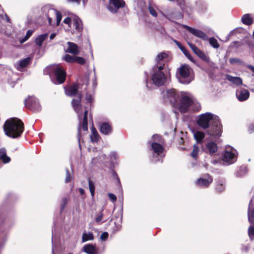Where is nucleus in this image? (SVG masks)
<instances>
[{"mask_svg": "<svg viewBox=\"0 0 254 254\" xmlns=\"http://www.w3.org/2000/svg\"><path fill=\"white\" fill-rule=\"evenodd\" d=\"M77 88L75 86L68 87L65 90V93L68 96H75L72 99V106L78 114L79 125L78 127V139L80 141L82 134L88 131L87 114L88 111L85 110L83 114H82V107L80 104L81 96L80 94H77Z\"/></svg>", "mask_w": 254, "mask_h": 254, "instance_id": "1", "label": "nucleus"}, {"mask_svg": "<svg viewBox=\"0 0 254 254\" xmlns=\"http://www.w3.org/2000/svg\"><path fill=\"white\" fill-rule=\"evenodd\" d=\"M196 123L210 135L217 136L221 133V125L219 117L211 113L207 112L200 115Z\"/></svg>", "mask_w": 254, "mask_h": 254, "instance_id": "2", "label": "nucleus"}, {"mask_svg": "<svg viewBox=\"0 0 254 254\" xmlns=\"http://www.w3.org/2000/svg\"><path fill=\"white\" fill-rule=\"evenodd\" d=\"M5 134L12 138L21 136L24 130V125L17 118H11L6 120L3 126Z\"/></svg>", "mask_w": 254, "mask_h": 254, "instance_id": "3", "label": "nucleus"}, {"mask_svg": "<svg viewBox=\"0 0 254 254\" xmlns=\"http://www.w3.org/2000/svg\"><path fill=\"white\" fill-rule=\"evenodd\" d=\"M44 74L49 75L51 81L55 84L64 83V69L60 64H52L44 69Z\"/></svg>", "mask_w": 254, "mask_h": 254, "instance_id": "4", "label": "nucleus"}, {"mask_svg": "<svg viewBox=\"0 0 254 254\" xmlns=\"http://www.w3.org/2000/svg\"><path fill=\"white\" fill-rule=\"evenodd\" d=\"M83 29V24L81 19L76 15L69 13L64 18V30L73 34L75 32L80 33Z\"/></svg>", "mask_w": 254, "mask_h": 254, "instance_id": "5", "label": "nucleus"}, {"mask_svg": "<svg viewBox=\"0 0 254 254\" xmlns=\"http://www.w3.org/2000/svg\"><path fill=\"white\" fill-rule=\"evenodd\" d=\"M163 65H155L153 67V73L151 80L154 85L160 86L164 84L166 80V77L164 72Z\"/></svg>", "mask_w": 254, "mask_h": 254, "instance_id": "6", "label": "nucleus"}, {"mask_svg": "<svg viewBox=\"0 0 254 254\" xmlns=\"http://www.w3.org/2000/svg\"><path fill=\"white\" fill-rule=\"evenodd\" d=\"M192 103L191 96L188 93L183 92L180 93V98L174 108L178 109L182 113H186L188 111Z\"/></svg>", "mask_w": 254, "mask_h": 254, "instance_id": "7", "label": "nucleus"}, {"mask_svg": "<svg viewBox=\"0 0 254 254\" xmlns=\"http://www.w3.org/2000/svg\"><path fill=\"white\" fill-rule=\"evenodd\" d=\"M191 69L188 65H182L178 69L177 74V78L179 82L183 84H189L193 78L190 75Z\"/></svg>", "mask_w": 254, "mask_h": 254, "instance_id": "8", "label": "nucleus"}, {"mask_svg": "<svg viewBox=\"0 0 254 254\" xmlns=\"http://www.w3.org/2000/svg\"><path fill=\"white\" fill-rule=\"evenodd\" d=\"M238 152L231 146H227L223 151L222 159L224 164L229 165L234 163L237 159Z\"/></svg>", "mask_w": 254, "mask_h": 254, "instance_id": "9", "label": "nucleus"}, {"mask_svg": "<svg viewBox=\"0 0 254 254\" xmlns=\"http://www.w3.org/2000/svg\"><path fill=\"white\" fill-rule=\"evenodd\" d=\"M164 97L165 102H170L175 107L180 98V94L178 93L174 89H167L164 93Z\"/></svg>", "mask_w": 254, "mask_h": 254, "instance_id": "10", "label": "nucleus"}, {"mask_svg": "<svg viewBox=\"0 0 254 254\" xmlns=\"http://www.w3.org/2000/svg\"><path fill=\"white\" fill-rule=\"evenodd\" d=\"M25 106L33 112H37L41 110V106L38 100L34 96H29L24 101Z\"/></svg>", "mask_w": 254, "mask_h": 254, "instance_id": "11", "label": "nucleus"}, {"mask_svg": "<svg viewBox=\"0 0 254 254\" xmlns=\"http://www.w3.org/2000/svg\"><path fill=\"white\" fill-rule=\"evenodd\" d=\"M49 23L50 25H54L55 21H56V25H59L62 18L61 13L54 8L50 9L47 13Z\"/></svg>", "mask_w": 254, "mask_h": 254, "instance_id": "12", "label": "nucleus"}, {"mask_svg": "<svg viewBox=\"0 0 254 254\" xmlns=\"http://www.w3.org/2000/svg\"><path fill=\"white\" fill-rule=\"evenodd\" d=\"M125 2L124 0H109L107 6L108 10L112 13H117L118 10L125 7Z\"/></svg>", "mask_w": 254, "mask_h": 254, "instance_id": "13", "label": "nucleus"}, {"mask_svg": "<svg viewBox=\"0 0 254 254\" xmlns=\"http://www.w3.org/2000/svg\"><path fill=\"white\" fill-rule=\"evenodd\" d=\"M213 181V179L209 174H206L198 179L195 182L197 187L205 188H207Z\"/></svg>", "mask_w": 254, "mask_h": 254, "instance_id": "14", "label": "nucleus"}, {"mask_svg": "<svg viewBox=\"0 0 254 254\" xmlns=\"http://www.w3.org/2000/svg\"><path fill=\"white\" fill-rule=\"evenodd\" d=\"M184 27L189 31L191 34L203 40H206L208 39L207 35L199 29H194L187 25H184Z\"/></svg>", "mask_w": 254, "mask_h": 254, "instance_id": "15", "label": "nucleus"}, {"mask_svg": "<svg viewBox=\"0 0 254 254\" xmlns=\"http://www.w3.org/2000/svg\"><path fill=\"white\" fill-rule=\"evenodd\" d=\"M236 95L239 101H244L249 98L250 93L247 89L240 88L236 90Z\"/></svg>", "mask_w": 254, "mask_h": 254, "instance_id": "16", "label": "nucleus"}, {"mask_svg": "<svg viewBox=\"0 0 254 254\" xmlns=\"http://www.w3.org/2000/svg\"><path fill=\"white\" fill-rule=\"evenodd\" d=\"M151 148L154 153L153 155L154 158L155 157V155L158 156L160 158L163 156L164 147L160 143L155 142L151 143Z\"/></svg>", "mask_w": 254, "mask_h": 254, "instance_id": "17", "label": "nucleus"}, {"mask_svg": "<svg viewBox=\"0 0 254 254\" xmlns=\"http://www.w3.org/2000/svg\"><path fill=\"white\" fill-rule=\"evenodd\" d=\"M67 44L68 47L66 50V52L69 53L74 55H77L79 54L80 50L76 44L68 42Z\"/></svg>", "mask_w": 254, "mask_h": 254, "instance_id": "18", "label": "nucleus"}, {"mask_svg": "<svg viewBox=\"0 0 254 254\" xmlns=\"http://www.w3.org/2000/svg\"><path fill=\"white\" fill-rule=\"evenodd\" d=\"M100 132L105 135H108L112 132V127L111 125L106 122L103 123L100 126Z\"/></svg>", "mask_w": 254, "mask_h": 254, "instance_id": "19", "label": "nucleus"}, {"mask_svg": "<svg viewBox=\"0 0 254 254\" xmlns=\"http://www.w3.org/2000/svg\"><path fill=\"white\" fill-rule=\"evenodd\" d=\"M167 60V55L164 52L159 54L156 58V65H163L164 67V64Z\"/></svg>", "mask_w": 254, "mask_h": 254, "instance_id": "20", "label": "nucleus"}, {"mask_svg": "<svg viewBox=\"0 0 254 254\" xmlns=\"http://www.w3.org/2000/svg\"><path fill=\"white\" fill-rule=\"evenodd\" d=\"M31 60V59L30 57H27L19 61L18 63L15 64V66L17 70L21 71L23 68L27 66V65L30 63Z\"/></svg>", "mask_w": 254, "mask_h": 254, "instance_id": "21", "label": "nucleus"}, {"mask_svg": "<svg viewBox=\"0 0 254 254\" xmlns=\"http://www.w3.org/2000/svg\"><path fill=\"white\" fill-rule=\"evenodd\" d=\"M82 250L87 254H99L96 247L91 244L85 245L82 248Z\"/></svg>", "mask_w": 254, "mask_h": 254, "instance_id": "22", "label": "nucleus"}, {"mask_svg": "<svg viewBox=\"0 0 254 254\" xmlns=\"http://www.w3.org/2000/svg\"><path fill=\"white\" fill-rule=\"evenodd\" d=\"M226 79L236 85H241L242 84V79L239 77H234L230 75H226Z\"/></svg>", "mask_w": 254, "mask_h": 254, "instance_id": "23", "label": "nucleus"}, {"mask_svg": "<svg viewBox=\"0 0 254 254\" xmlns=\"http://www.w3.org/2000/svg\"><path fill=\"white\" fill-rule=\"evenodd\" d=\"M241 21L246 25H251L253 22L252 15L249 13L244 14L242 16Z\"/></svg>", "mask_w": 254, "mask_h": 254, "instance_id": "24", "label": "nucleus"}, {"mask_svg": "<svg viewBox=\"0 0 254 254\" xmlns=\"http://www.w3.org/2000/svg\"><path fill=\"white\" fill-rule=\"evenodd\" d=\"M0 159L3 163H9L10 161V158L6 155V150L4 148L0 149Z\"/></svg>", "mask_w": 254, "mask_h": 254, "instance_id": "25", "label": "nucleus"}, {"mask_svg": "<svg viewBox=\"0 0 254 254\" xmlns=\"http://www.w3.org/2000/svg\"><path fill=\"white\" fill-rule=\"evenodd\" d=\"M206 147L210 154H213L217 151L218 147L217 144L214 142H208Z\"/></svg>", "mask_w": 254, "mask_h": 254, "instance_id": "26", "label": "nucleus"}, {"mask_svg": "<svg viewBox=\"0 0 254 254\" xmlns=\"http://www.w3.org/2000/svg\"><path fill=\"white\" fill-rule=\"evenodd\" d=\"M252 201H251L249 204L248 215L249 221L251 223H253L254 222V209L252 208Z\"/></svg>", "mask_w": 254, "mask_h": 254, "instance_id": "27", "label": "nucleus"}, {"mask_svg": "<svg viewBox=\"0 0 254 254\" xmlns=\"http://www.w3.org/2000/svg\"><path fill=\"white\" fill-rule=\"evenodd\" d=\"M94 239V237L93 234L90 232H85L82 234V242L83 243H84L88 241L93 240Z\"/></svg>", "mask_w": 254, "mask_h": 254, "instance_id": "28", "label": "nucleus"}, {"mask_svg": "<svg viewBox=\"0 0 254 254\" xmlns=\"http://www.w3.org/2000/svg\"><path fill=\"white\" fill-rule=\"evenodd\" d=\"M91 131L90 139L91 141L95 142H97L99 140V136L96 129L94 127H92Z\"/></svg>", "mask_w": 254, "mask_h": 254, "instance_id": "29", "label": "nucleus"}, {"mask_svg": "<svg viewBox=\"0 0 254 254\" xmlns=\"http://www.w3.org/2000/svg\"><path fill=\"white\" fill-rule=\"evenodd\" d=\"M174 42L177 45L178 48L182 51L184 55L189 59H190V55L186 48L182 46L181 44L178 41L175 40Z\"/></svg>", "mask_w": 254, "mask_h": 254, "instance_id": "30", "label": "nucleus"}, {"mask_svg": "<svg viewBox=\"0 0 254 254\" xmlns=\"http://www.w3.org/2000/svg\"><path fill=\"white\" fill-rule=\"evenodd\" d=\"M48 34H44L38 36L35 40L36 44L39 47L42 45L43 41L47 38Z\"/></svg>", "mask_w": 254, "mask_h": 254, "instance_id": "31", "label": "nucleus"}, {"mask_svg": "<svg viewBox=\"0 0 254 254\" xmlns=\"http://www.w3.org/2000/svg\"><path fill=\"white\" fill-rule=\"evenodd\" d=\"M204 133L200 131H196L193 133V136L197 143H200L202 141L204 137Z\"/></svg>", "mask_w": 254, "mask_h": 254, "instance_id": "32", "label": "nucleus"}, {"mask_svg": "<svg viewBox=\"0 0 254 254\" xmlns=\"http://www.w3.org/2000/svg\"><path fill=\"white\" fill-rule=\"evenodd\" d=\"M195 54L203 61L207 63L209 62V58L200 49L197 50Z\"/></svg>", "mask_w": 254, "mask_h": 254, "instance_id": "33", "label": "nucleus"}, {"mask_svg": "<svg viewBox=\"0 0 254 254\" xmlns=\"http://www.w3.org/2000/svg\"><path fill=\"white\" fill-rule=\"evenodd\" d=\"M225 189V182L223 180L219 181L216 185V190L218 192H222Z\"/></svg>", "mask_w": 254, "mask_h": 254, "instance_id": "34", "label": "nucleus"}, {"mask_svg": "<svg viewBox=\"0 0 254 254\" xmlns=\"http://www.w3.org/2000/svg\"><path fill=\"white\" fill-rule=\"evenodd\" d=\"M210 45L215 49H218L219 47V44L217 40L214 37H211L209 39Z\"/></svg>", "mask_w": 254, "mask_h": 254, "instance_id": "35", "label": "nucleus"}, {"mask_svg": "<svg viewBox=\"0 0 254 254\" xmlns=\"http://www.w3.org/2000/svg\"><path fill=\"white\" fill-rule=\"evenodd\" d=\"M76 55L71 56L68 54L64 55V61L68 63H74Z\"/></svg>", "mask_w": 254, "mask_h": 254, "instance_id": "36", "label": "nucleus"}, {"mask_svg": "<svg viewBox=\"0 0 254 254\" xmlns=\"http://www.w3.org/2000/svg\"><path fill=\"white\" fill-rule=\"evenodd\" d=\"M247 172V169L245 166H241L240 168L239 171L236 173V175L238 177H241L245 174Z\"/></svg>", "mask_w": 254, "mask_h": 254, "instance_id": "37", "label": "nucleus"}, {"mask_svg": "<svg viewBox=\"0 0 254 254\" xmlns=\"http://www.w3.org/2000/svg\"><path fill=\"white\" fill-rule=\"evenodd\" d=\"M191 106H192V109L195 112H197L200 110L201 108L200 105L199 103L194 102L192 100V103Z\"/></svg>", "mask_w": 254, "mask_h": 254, "instance_id": "38", "label": "nucleus"}, {"mask_svg": "<svg viewBox=\"0 0 254 254\" xmlns=\"http://www.w3.org/2000/svg\"><path fill=\"white\" fill-rule=\"evenodd\" d=\"M88 185L89 188L90 190V191L92 196H94V191H95V186L94 183L90 180H88Z\"/></svg>", "mask_w": 254, "mask_h": 254, "instance_id": "39", "label": "nucleus"}, {"mask_svg": "<svg viewBox=\"0 0 254 254\" xmlns=\"http://www.w3.org/2000/svg\"><path fill=\"white\" fill-rule=\"evenodd\" d=\"M198 151H199V147L196 144L193 145V149L191 153V156L193 158H195L196 157V156H197Z\"/></svg>", "mask_w": 254, "mask_h": 254, "instance_id": "40", "label": "nucleus"}, {"mask_svg": "<svg viewBox=\"0 0 254 254\" xmlns=\"http://www.w3.org/2000/svg\"><path fill=\"white\" fill-rule=\"evenodd\" d=\"M33 32H34L33 30H32V29L28 30L26 32L25 36L21 40V42L23 43V42H24L26 41H27L29 38V37L32 35Z\"/></svg>", "mask_w": 254, "mask_h": 254, "instance_id": "41", "label": "nucleus"}, {"mask_svg": "<svg viewBox=\"0 0 254 254\" xmlns=\"http://www.w3.org/2000/svg\"><path fill=\"white\" fill-rule=\"evenodd\" d=\"M74 62H76L79 64L83 65L85 63V61L83 58L76 56Z\"/></svg>", "mask_w": 254, "mask_h": 254, "instance_id": "42", "label": "nucleus"}, {"mask_svg": "<svg viewBox=\"0 0 254 254\" xmlns=\"http://www.w3.org/2000/svg\"><path fill=\"white\" fill-rule=\"evenodd\" d=\"M249 236L251 240L254 239V226H250L248 230Z\"/></svg>", "mask_w": 254, "mask_h": 254, "instance_id": "43", "label": "nucleus"}, {"mask_svg": "<svg viewBox=\"0 0 254 254\" xmlns=\"http://www.w3.org/2000/svg\"><path fill=\"white\" fill-rule=\"evenodd\" d=\"M229 62L230 64H240L242 63V61L238 58H230L229 59Z\"/></svg>", "mask_w": 254, "mask_h": 254, "instance_id": "44", "label": "nucleus"}, {"mask_svg": "<svg viewBox=\"0 0 254 254\" xmlns=\"http://www.w3.org/2000/svg\"><path fill=\"white\" fill-rule=\"evenodd\" d=\"M148 9H149V13L152 16H153L154 17H156L157 16V12H156V11L155 10V9L153 7H152L151 6H149L148 7Z\"/></svg>", "mask_w": 254, "mask_h": 254, "instance_id": "45", "label": "nucleus"}, {"mask_svg": "<svg viewBox=\"0 0 254 254\" xmlns=\"http://www.w3.org/2000/svg\"><path fill=\"white\" fill-rule=\"evenodd\" d=\"M118 155L117 154L116 152H111L110 154V158L112 162H113L114 160H116L118 159Z\"/></svg>", "mask_w": 254, "mask_h": 254, "instance_id": "46", "label": "nucleus"}, {"mask_svg": "<svg viewBox=\"0 0 254 254\" xmlns=\"http://www.w3.org/2000/svg\"><path fill=\"white\" fill-rule=\"evenodd\" d=\"M188 44L190 46V47L191 48V49L193 51V52L195 54L197 50H199V49L194 44L188 43Z\"/></svg>", "mask_w": 254, "mask_h": 254, "instance_id": "47", "label": "nucleus"}, {"mask_svg": "<svg viewBox=\"0 0 254 254\" xmlns=\"http://www.w3.org/2000/svg\"><path fill=\"white\" fill-rule=\"evenodd\" d=\"M108 236H109L108 233L107 232H105L101 235L100 239L102 241H105L108 238Z\"/></svg>", "mask_w": 254, "mask_h": 254, "instance_id": "48", "label": "nucleus"}, {"mask_svg": "<svg viewBox=\"0 0 254 254\" xmlns=\"http://www.w3.org/2000/svg\"><path fill=\"white\" fill-rule=\"evenodd\" d=\"M108 196L109 197V198H110V199L113 201V202H115L117 200V197L113 193H108Z\"/></svg>", "mask_w": 254, "mask_h": 254, "instance_id": "49", "label": "nucleus"}, {"mask_svg": "<svg viewBox=\"0 0 254 254\" xmlns=\"http://www.w3.org/2000/svg\"><path fill=\"white\" fill-rule=\"evenodd\" d=\"M71 180V177L70 175L69 171H66L65 182L68 183Z\"/></svg>", "mask_w": 254, "mask_h": 254, "instance_id": "50", "label": "nucleus"}, {"mask_svg": "<svg viewBox=\"0 0 254 254\" xmlns=\"http://www.w3.org/2000/svg\"><path fill=\"white\" fill-rule=\"evenodd\" d=\"M0 16L2 18H5L8 22L10 23V19H9V18L6 13H4L3 14H2V13H0Z\"/></svg>", "mask_w": 254, "mask_h": 254, "instance_id": "51", "label": "nucleus"}, {"mask_svg": "<svg viewBox=\"0 0 254 254\" xmlns=\"http://www.w3.org/2000/svg\"><path fill=\"white\" fill-rule=\"evenodd\" d=\"M152 138L154 141H158L159 142H161V137L158 134L153 135Z\"/></svg>", "mask_w": 254, "mask_h": 254, "instance_id": "52", "label": "nucleus"}, {"mask_svg": "<svg viewBox=\"0 0 254 254\" xmlns=\"http://www.w3.org/2000/svg\"><path fill=\"white\" fill-rule=\"evenodd\" d=\"M249 249V247L248 245L243 246L241 248L242 251L244 252H248Z\"/></svg>", "mask_w": 254, "mask_h": 254, "instance_id": "53", "label": "nucleus"}, {"mask_svg": "<svg viewBox=\"0 0 254 254\" xmlns=\"http://www.w3.org/2000/svg\"><path fill=\"white\" fill-rule=\"evenodd\" d=\"M86 100L87 102L90 103L92 101V97L90 95H87L86 96Z\"/></svg>", "mask_w": 254, "mask_h": 254, "instance_id": "54", "label": "nucleus"}, {"mask_svg": "<svg viewBox=\"0 0 254 254\" xmlns=\"http://www.w3.org/2000/svg\"><path fill=\"white\" fill-rule=\"evenodd\" d=\"M81 0H67L68 2L75 3L77 4H79Z\"/></svg>", "mask_w": 254, "mask_h": 254, "instance_id": "55", "label": "nucleus"}, {"mask_svg": "<svg viewBox=\"0 0 254 254\" xmlns=\"http://www.w3.org/2000/svg\"><path fill=\"white\" fill-rule=\"evenodd\" d=\"M103 218V214H101V215H99L96 218V221L97 222H100Z\"/></svg>", "mask_w": 254, "mask_h": 254, "instance_id": "56", "label": "nucleus"}, {"mask_svg": "<svg viewBox=\"0 0 254 254\" xmlns=\"http://www.w3.org/2000/svg\"><path fill=\"white\" fill-rule=\"evenodd\" d=\"M150 84V85H151V84L150 82H149V81H148L147 80H146V87H147L148 89H151V88H152V87H151V86L149 85Z\"/></svg>", "mask_w": 254, "mask_h": 254, "instance_id": "57", "label": "nucleus"}, {"mask_svg": "<svg viewBox=\"0 0 254 254\" xmlns=\"http://www.w3.org/2000/svg\"><path fill=\"white\" fill-rule=\"evenodd\" d=\"M248 67L251 69L253 72H254V66L251 65H249Z\"/></svg>", "mask_w": 254, "mask_h": 254, "instance_id": "58", "label": "nucleus"}, {"mask_svg": "<svg viewBox=\"0 0 254 254\" xmlns=\"http://www.w3.org/2000/svg\"><path fill=\"white\" fill-rule=\"evenodd\" d=\"M99 162H100L99 161L97 160V159L96 158H94L92 160V162L93 164H96L97 162L99 163Z\"/></svg>", "mask_w": 254, "mask_h": 254, "instance_id": "59", "label": "nucleus"}, {"mask_svg": "<svg viewBox=\"0 0 254 254\" xmlns=\"http://www.w3.org/2000/svg\"><path fill=\"white\" fill-rule=\"evenodd\" d=\"M55 36H56V34H55V33H52V34H51V35H50V39H51V40L53 39L55 37Z\"/></svg>", "mask_w": 254, "mask_h": 254, "instance_id": "60", "label": "nucleus"}, {"mask_svg": "<svg viewBox=\"0 0 254 254\" xmlns=\"http://www.w3.org/2000/svg\"><path fill=\"white\" fill-rule=\"evenodd\" d=\"M79 192L82 195L84 193V190L83 189L80 188V189H79Z\"/></svg>", "mask_w": 254, "mask_h": 254, "instance_id": "61", "label": "nucleus"}, {"mask_svg": "<svg viewBox=\"0 0 254 254\" xmlns=\"http://www.w3.org/2000/svg\"><path fill=\"white\" fill-rule=\"evenodd\" d=\"M61 211H62L63 210V209H64V204L61 205Z\"/></svg>", "mask_w": 254, "mask_h": 254, "instance_id": "62", "label": "nucleus"}, {"mask_svg": "<svg viewBox=\"0 0 254 254\" xmlns=\"http://www.w3.org/2000/svg\"><path fill=\"white\" fill-rule=\"evenodd\" d=\"M155 162H157V161H160V159L158 158V159H156V160H154Z\"/></svg>", "mask_w": 254, "mask_h": 254, "instance_id": "63", "label": "nucleus"}, {"mask_svg": "<svg viewBox=\"0 0 254 254\" xmlns=\"http://www.w3.org/2000/svg\"><path fill=\"white\" fill-rule=\"evenodd\" d=\"M252 129V131H254V127H253V128H252V129Z\"/></svg>", "mask_w": 254, "mask_h": 254, "instance_id": "64", "label": "nucleus"}]
</instances>
